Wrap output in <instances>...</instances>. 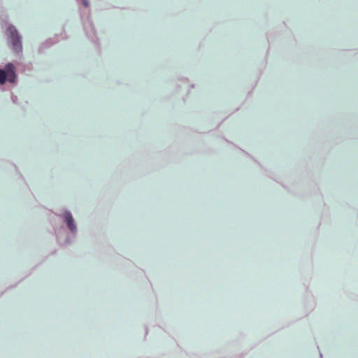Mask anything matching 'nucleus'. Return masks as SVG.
Here are the masks:
<instances>
[{
  "label": "nucleus",
  "instance_id": "1",
  "mask_svg": "<svg viewBox=\"0 0 358 358\" xmlns=\"http://www.w3.org/2000/svg\"><path fill=\"white\" fill-rule=\"evenodd\" d=\"M6 78L8 80L14 83L16 80V74L15 66L12 63H8L5 66V70L0 69V85L6 83Z\"/></svg>",
  "mask_w": 358,
  "mask_h": 358
},
{
  "label": "nucleus",
  "instance_id": "4",
  "mask_svg": "<svg viewBox=\"0 0 358 358\" xmlns=\"http://www.w3.org/2000/svg\"><path fill=\"white\" fill-rule=\"evenodd\" d=\"M85 6H87V2L85 0H83Z\"/></svg>",
  "mask_w": 358,
  "mask_h": 358
},
{
  "label": "nucleus",
  "instance_id": "3",
  "mask_svg": "<svg viewBox=\"0 0 358 358\" xmlns=\"http://www.w3.org/2000/svg\"><path fill=\"white\" fill-rule=\"evenodd\" d=\"M65 220L67 223L68 227L69 229L73 232L76 231V227L74 224L73 218L70 213H66L65 215Z\"/></svg>",
  "mask_w": 358,
  "mask_h": 358
},
{
  "label": "nucleus",
  "instance_id": "2",
  "mask_svg": "<svg viewBox=\"0 0 358 358\" xmlns=\"http://www.w3.org/2000/svg\"><path fill=\"white\" fill-rule=\"evenodd\" d=\"M7 32L12 40L13 50L17 52H20L22 50L21 40L15 27L13 26L8 27L7 29Z\"/></svg>",
  "mask_w": 358,
  "mask_h": 358
}]
</instances>
